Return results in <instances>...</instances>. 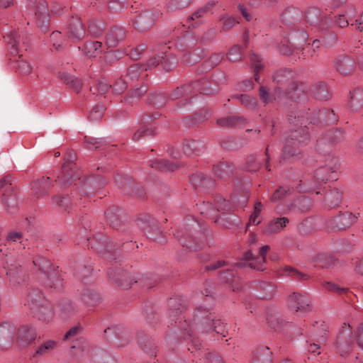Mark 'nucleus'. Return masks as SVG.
<instances>
[{"label": "nucleus", "mask_w": 363, "mask_h": 363, "mask_svg": "<svg viewBox=\"0 0 363 363\" xmlns=\"http://www.w3.org/2000/svg\"><path fill=\"white\" fill-rule=\"evenodd\" d=\"M324 287L325 289L328 291H334L337 294H341L345 291L344 288H341L339 286L331 282H325L324 284Z\"/></svg>", "instance_id": "nucleus-60"}, {"label": "nucleus", "mask_w": 363, "mask_h": 363, "mask_svg": "<svg viewBox=\"0 0 363 363\" xmlns=\"http://www.w3.org/2000/svg\"><path fill=\"white\" fill-rule=\"evenodd\" d=\"M14 67L21 74H28L31 72L33 69V67L30 65V64L24 59L16 60L14 65Z\"/></svg>", "instance_id": "nucleus-32"}, {"label": "nucleus", "mask_w": 363, "mask_h": 363, "mask_svg": "<svg viewBox=\"0 0 363 363\" xmlns=\"http://www.w3.org/2000/svg\"><path fill=\"white\" fill-rule=\"evenodd\" d=\"M68 36L73 40H80L85 36V29L81 19L73 18L68 27Z\"/></svg>", "instance_id": "nucleus-15"}, {"label": "nucleus", "mask_w": 363, "mask_h": 363, "mask_svg": "<svg viewBox=\"0 0 363 363\" xmlns=\"http://www.w3.org/2000/svg\"><path fill=\"white\" fill-rule=\"evenodd\" d=\"M51 186L52 181L50 177H42L34 182L33 190L36 196L39 197L48 195Z\"/></svg>", "instance_id": "nucleus-20"}, {"label": "nucleus", "mask_w": 363, "mask_h": 363, "mask_svg": "<svg viewBox=\"0 0 363 363\" xmlns=\"http://www.w3.org/2000/svg\"><path fill=\"white\" fill-rule=\"evenodd\" d=\"M56 346L57 342L55 340H47L37 347L35 354L40 356L47 355L52 351H53L55 349Z\"/></svg>", "instance_id": "nucleus-24"}, {"label": "nucleus", "mask_w": 363, "mask_h": 363, "mask_svg": "<svg viewBox=\"0 0 363 363\" xmlns=\"http://www.w3.org/2000/svg\"><path fill=\"white\" fill-rule=\"evenodd\" d=\"M36 337L35 329L31 326L22 325L18 330L16 340L22 344H29Z\"/></svg>", "instance_id": "nucleus-18"}, {"label": "nucleus", "mask_w": 363, "mask_h": 363, "mask_svg": "<svg viewBox=\"0 0 363 363\" xmlns=\"http://www.w3.org/2000/svg\"><path fill=\"white\" fill-rule=\"evenodd\" d=\"M269 245H264L262 246L259 250V255L261 257L259 259V262H257V259H254L252 257V253L250 250L247 251L245 252L243 255V259L246 261H252L249 266L251 268L255 269L257 271H263L265 268L263 265L264 262H265L266 260V253L269 251Z\"/></svg>", "instance_id": "nucleus-11"}, {"label": "nucleus", "mask_w": 363, "mask_h": 363, "mask_svg": "<svg viewBox=\"0 0 363 363\" xmlns=\"http://www.w3.org/2000/svg\"><path fill=\"white\" fill-rule=\"evenodd\" d=\"M303 86V83L301 82L300 84H298L297 82H292L290 84L287 94L289 95L291 98H298L299 96L298 92L304 91V89Z\"/></svg>", "instance_id": "nucleus-40"}, {"label": "nucleus", "mask_w": 363, "mask_h": 363, "mask_svg": "<svg viewBox=\"0 0 363 363\" xmlns=\"http://www.w3.org/2000/svg\"><path fill=\"white\" fill-rule=\"evenodd\" d=\"M237 23H238V21H237L235 18L225 17L223 18V25L225 29H230Z\"/></svg>", "instance_id": "nucleus-61"}, {"label": "nucleus", "mask_w": 363, "mask_h": 363, "mask_svg": "<svg viewBox=\"0 0 363 363\" xmlns=\"http://www.w3.org/2000/svg\"><path fill=\"white\" fill-rule=\"evenodd\" d=\"M127 85L124 79H119L116 82L113 86V91L116 94H119L126 89Z\"/></svg>", "instance_id": "nucleus-53"}, {"label": "nucleus", "mask_w": 363, "mask_h": 363, "mask_svg": "<svg viewBox=\"0 0 363 363\" xmlns=\"http://www.w3.org/2000/svg\"><path fill=\"white\" fill-rule=\"evenodd\" d=\"M357 216L352 213H344L338 218L340 228H346L354 223L357 219Z\"/></svg>", "instance_id": "nucleus-28"}, {"label": "nucleus", "mask_w": 363, "mask_h": 363, "mask_svg": "<svg viewBox=\"0 0 363 363\" xmlns=\"http://www.w3.org/2000/svg\"><path fill=\"white\" fill-rule=\"evenodd\" d=\"M289 223V219L286 217H281L271 220L264 229V233L267 235H272L279 233Z\"/></svg>", "instance_id": "nucleus-19"}, {"label": "nucleus", "mask_w": 363, "mask_h": 363, "mask_svg": "<svg viewBox=\"0 0 363 363\" xmlns=\"http://www.w3.org/2000/svg\"><path fill=\"white\" fill-rule=\"evenodd\" d=\"M347 105L354 112L360 110L363 106V91L360 89L351 91Z\"/></svg>", "instance_id": "nucleus-17"}, {"label": "nucleus", "mask_w": 363, "mask_h": 363, "mask_svg": "<svg viewBox=\"0 0 363 363\" xmlns=\"http://www.w3.org/2000/svg\"><path fill=\"white\" fill-rule=\"evenodd\" d=\"M272 352L269 347L259 346L252 353L251 363H271Z\"/></svg>", "instance_id": "nucleus-14"}, {"label": "nucleus", "mask_w": 363, "mask_h": 363, "mask_svg": "<svg viewBox=\"0 0 363 363\" xmlns=\"http://www.w3.org/2000/svg\"><path fill=\"white\" fill-rule=\"evenodd\" d=\"M12 185L13 179L11 176L7 175L3 177L0 181V192L9 191Z\"/></svg>", "instance_id": "nucleus-51"}, {"label": "nucleus", "mask_w": 363, "mask_h": 363, "mask_svg": "<svg viewBox=\"0 0 363 363\" xmlns=\"http://www.w3.org/2000/svg\"><path fill=\"white\" fill-rule=\"evenodd\" d=\"M216 208L218 211H235V206L224 199H219L216 203Z\"/></svg>", "instance_id": "nucleus-35"}, {"label": "nucleus", "mask_w": 363, "mask_h": 363, "mask_svg": "<svg viewBox=\"0 0 363 363\" xmlns=\"http://www.w3.org/2000/svg\"><path fill=\"white\" fill-rule=\"evenodd\" d=\"M242 58V48L235 45L228 52V59L232 62H238Z\"/></svg>", "instance_id": "nucleus-42"}, {"label": "nucleus", "mask_w": 363, "mask_h": 363, "mask_svg": "<svg viewBox=\"0 0 363 363\" xmlns=\"http://www.w3.org/2000/svg\"><path fill=\"white\" fill-rule=\"evenodd\" d=\"M245 122V119L242 116H228L221 118L217 120V123L220 126H241Z\"/></svg>", "instance_id": "nucleus-23"}, {"label": "nucleus", "mask_w": 363, "mask_h": 363, "mask_svg": "<svg viewBox=\"0 0 363 363\" xmlns=\"http://www.w3.org/2000/svg\"><path fill=\"white\" fill-rule=\"evenodd\" d=\"M103 116V108L100 106H94L90 112L89 117L93 121L100 119Z\"/></svg>", "instance_id": "nucleus-56"}, {"label": "nucleus", "mask_w": 363, "mask_h": 363, "mask_svg": "<svg viewBox=\"0 0 363 363\" xmlns=\"http://www.w3.org/2000/svg\"><path fill=\"white\" fill-rule=\"evenodd\" d=\"M267 323L269 326L274 330H281L282 329V322L274 315H271L267 318Z\"/></svg>", "instance_id": "nucleus-50"}, {"label": "nucleus", "mask_w": 363, "mask_h": 363, "mask_svg": "<svg viewBox=\"0 0 363 363\" xmlns=\"http://www.w3.org/2000/svg\"><path fill=\"white\" fill-rule=\"evenodd\" d=\"M82 328L79 325L72 328L69 331L66 333L64 336V340L76 339L77 340L78 335L82 332Z\"/></svg>", "instance_id": "nucleus-46"}, {"label": "nucleus", "mask_w": 363, "mask_h": 363, "mask_svg": "<svg viewBox=\"0 0 363 363\" xmlns=\"http://www.w3.org/2000/svg\"><path fill=\"white\" fill-rule=\"evenodd\" d=\"M143 134L151 135H152V130L149 129L148 128H143L141 129H139L134 133L133 140L135 141L139 140L142 138Z\"/></svg>", "instance_id": "nucleus-58"}, {"label": "nucleus", "mask_w": 363, "mask_h": 363, "mask_svg": "<svg viewBox=\"0 0 363 363\" xmlns=\"http://www.w3.org/2000/svg\"><path fill=\"white\" fill-rule=\"evenodd\" d=\"M159 13L156 11L144 10L135 13L131 18L133 26L140 32L150 28L157 19Z\"/></svg>", "instance_id": "nucleus-4"}, {"label": "nucleus", "mask_w": 363, "mask_h": 363, "mask_svg": "<svg viewBox=\"0 0 363 363\" xmlns=\"http://www.w3.org/2000/svg\"><path fill=\"white\" fill-rule=\"evenodd\" d=\"M106 145V142L103 138H85L84 147L90 150H94L102 148Z\"/></svg>", "instance_id": "nucleus-25"}, {"label": "nucleus", "mask_w": 363, "mask_h": 363, "mask_svg": "<svg viewBox=\"0 0 363 363\" xmlns=\"http://www.w3.org/2000/svg\"><path fill=\"white\" fill-rule=\"evenodd\" d=\"M335 66L341 74L347 75L353 72L355 63L354 60L348 55H340L335 59Z\"/></svg>", "instance_id": "nucleus-12"}, {"label": "nucleus", "mask_w": 363, "mask_h": 363, "mask_svg": "<svg viewBox=\"0 0 363 363\" xmlns=\"http://www.w3.org/2000/svg\"><path fill=\"white\" fill-rule=\"evenodd\" d=\"M259 96L264 104H269L273 101L274 98L271 96L269 89L267 86H262L259 89Z\"/></svg>", "instance_id": "nucleus-43"}, {"label": "nucleus", "mask_w": 363, "mask_h": 363, "mask_svg": "<svg viewBox=\"0 0 363 363\" xmlns=\"http://www.w3.org/2000/svg\"><path fill=\"white\" fill-rule=\"evenodd\" d=\"M162 58H164V52H161L160 55H158L152 58H150L146 65L145 70L155 67L159 64H161Z\"/></svg>", "instance_id": "nucleus-52"}, {"label": "nucleus", "mask_w": 363, "mask_h": 363, "mask_svg": "<svg viewBox=\"0 0 363 363\" xmlns=\"http://www.w3.org/2000/svg\"><path fill=\"white\" fill-rule=\"evenodd\" d=\"M357 342L359 348L363 350V323L358 328Z\"/></svg>", "instance_id": "nucleus-64"}, {"label": "nucleus", "mask_w": 363, "mask_h": 363, "mask_svg": "<svg viewBox=\"0 0 363 363\" xmlns=\"http://www.w3.org/2000/svg\"><path fill=\"white\" fill-rule=\"evenodd\" d=\"M223 59V55L221 54H213L211 55L208 58V61L205 62V69H211L213 67L218 65Z\"/></svg>", "instance_id": "nucleus-41"}, {"label": "nucleus", "mask_w": 363, "mask_h": 363, "mask_svg": "<svg viewBox=\"0 0 363 363\" xmlns=\"http://www.w3.org/2000/svg\"><path fill=\"white\" fill-rule=\"evenodd\" d=\"M53 318V312L50 309L45 308L38 314V319L43 322H49Z\"/></svg>", "instance_id": "nucleus-54"}, {"label": "nucleus", "mask_w": 363, "mask_h": 363, "mask_svg": "<svg viewBox=\"0 0 363 363\" xmlns=\"http://www.w3.org/2000/svg\"><path fill=\"white\" fill-rule=\"evenodd\" d=\"M206 355V363H223L221 357L216 352H208Z\"/></svg>", "instance_id": "nucleus-57"}, {"label": "nucleus", "mask_w": 363, "mask_h": 363, "mask_svg": "<svg viewBox=\"0 0 363 363\" xmlns=\"http://www.w3.org/2000/svg\"><path fill=\"white\" fill-rule=\"evenodd\" d=\"M161 65L164 70L170 71L177 65L176 58L173 55L164 53V58H162Z\"/></svg>", "instance_id": "nucleus-34"}, {"label": "nucleus", "mask_w": 363, "mask_h": 363, "mask_svg": "<svg viewBox=\"0 0 363 363\" xmlns=\"http://www.w3.org/2000/svg\"><path fill=\"white\" fill-rule=\"evenodd\" d=\"M16 332V327L12 323L0 325V350H6L12 345Z\"/></svg>", "instance_id": "nucleus-8"}, {"label": "nucleus", "mask_w": 363, "mask_h": 363, "mask_svg": "<svg viewBox=\"0 0 363 363\" xmlns=\"http://www.w3.org/2000/svg\"><path fill=\"white\" fill-rule=\"evenodd\" d=\"M284 273L286 275H289L294 277H297L298 279H302L305 275L298 272L297 270H296L294 268H291L290 267H286L284 268Z\"/></svg>", "instance_id": "nucleus-62"}, {"label": "nucleus", "mask_w": 363, "mask_h": 363, "mask_svg": "<svg viewBox=\"0 0 363 363\" xmlns=\"http://www.w3.org/2000/svg\"><path fill=\"white\" fill-rule=\"evenodd\" d=\"M291 194V189L288 186H281L274 193L272 200L274 202L281 201L283 198Z\"/></svg>", "instance_id": "nucleus-37"}, {"label": "nucleus", "mask_w": 363, "mask_h": 363, "mask_svg": "<svg viewBox=\"0 0 363 363\" xmlns=\"http://www.w3.org/2000/svg\"><path fill=\"white\" fill-rule=\"evenodd\" d=\"M342 193L337 189H333L327 193L325 201L329 208L338 206L342 201Z\"/></svg>", "instance_id": "nucleus-22"}, {"label": "nucleus", "mask_w": 363, "mask_h": 363, "mask_svg": "<svg viewBox=\"0 0 363 363\" xmlns=\"http://www.w3.org/2000/svg\"><path fill=\"white\" fill-rule=\"evenodd\" d=\"M210 6L208 5H205L202 7L198 9L196 11H194L188 18L189 21H194L199 20V18H203L209 11ZM201 23L200 21H197L195 23H192L191 25L194 27Z\"/></svg>", "instance_id": "nucleus-29"}, {"label": "nucleus", "mask_w": 363, "mask_h": 363, "mask_svg": "<svg viewBox=\"0 0 363 363\" xmlns=\"http://www.w3.org/2000/svg\"><path fill=\"white\" fill-rule=\"evenodd\" d=\"M288 305L291 310L301 313H305L310 311L309 298L298 293H293L289 298Z\"/></svg>", "instance_id": "nucleus-7"}, {"label": "nucleus", "mask_w": 363, "mask_h": 363, "mask_svg": "<svg viewBox=\"0 0 363 363\" xmlns=\"http://www.w3.org/2000/svg\"><path fill=\"white\" fill-rule=\"evenodd\" d=\"M6 269V274L9 277L10 281H16V278L18 277L21 269L18 267H13V265L5 267Z\"/></svg>", "instance_id": "nucleus-44"}, {"label": "nucleus", "mask_w": 363, "mask_h": 363, "mask_svg": "<svg viewBox=\"0 0 363 363\" xmlns=\"http://www.w3.org/2000/svg\"><path fill=\"white\" fill-rule=\"evenodd\" d=\"M235 216L223 213L222 216L217 221L220 222L225 227L229 228L235 223Z\"/></svg>", "instance_id": "nucleus-45"}, {"label": "nucleus", "mask_w": 363, "mask_h": 363, "mask_svg": "<svg viewBox=\"0 0 363 363\" xmlns=\"http://www.w3.org/2000/svg\"><path fill=\"white\" fill-rule=\"evenodd\" d=\"M195 317L198 323L194 325H189V328L185 330V335L191 337L194 333H203L213 330L222 337H225L226 326L220 319H215L212 314H208L202 317L196 314Z\"/></svg>", "instance_id": "nucleus-3"}, {"label": "nucleus", "mask_w": 363, "mask_h": 363, "mask_svg": "<svg viewBox=\"0 0 363 363\" xmlns=\"http://www.w3.org/2000/svg\"><path fill=\"white\" fill-rule=\"evenodd\" d=\"M61 33L59 31H54L50 35L51 40L52 41L53 47L56 50H59L61 48V43L58 40L60 38Z\"/></svg>", "instance_id": "nucleus-59"}, {"label": "nucleus", "mask_w": 363, "mask_h": 363, "mask_svg": "<svg viewBox=\"0 0 363 363\" xmlns=\"http://www.w3.org/2000/svg\"><path fill=\"white\" fill-rule=\"evenodd\" d=\"M77 311V307L70 301H63L60 303V313L62 317H67Z\"/></svg>", "instance_id": "nucleus-30"}, {"label": "nucleus", "mask_w": 363, "mask_h": 363, "mask_svg": "<svg viewBox=\"0 0 363 363\" xmlns=\"http://www.w3.org/2000/svg\"><path fill=\"white\" fill-rule=\"evenodd\" d=\"M168 304L170 307V316L174 319L182 313L181 303L176 298H171Z\"/></svg>", "instance_id": "nucleus-36"}, {"label": "nucleus", "mask_w": 363, "mask_h": 363, "mask_svg": "<svg viewBox=\"0 0 363 363\" xmlns=\"http://www.w3.org/2000/svg\"><path fill=\"white\" fill-rule=\"evenodd\" d=\"M108 278L123 289L130 288L133 283L139 282L144 287L151 288L157 281V279L152 275L137 274L131 275L126 271L109 269Z\"/></svg>", "instance_id": "nucleus-2"}, {"label": "nucleus", "mask_w": 363, "mask_h": 363, "mask_svg": "<svg viewBox=\"0 0 363 363\" xmlns=\"http://www.w3.org/2000/svg\"><path fill=\"white\" fill-rule=\"evenodd\" d=\"M143 71V67L141 65L135 64L131 65L126 74V77L131 80L138 79Z\"/></svg>", "instance_id": "nucleus-39"}, {"label": "nucleus", "mask_w": 363, "mask_h": 363, "mask_svg": "<svg viewBox=\"0 0 363 363\" xmlns=\"http://www.w3.org/2000/svg\"><path fill=\"white\" fill-rule=\"evenodd\" d=\"M289 121L291 123L295 125H301L300 128L293 130L289 133L286 138V145L283 150V159L286 160L288 157L295 155V147H298L302 144H305L309 140V135L306 129L305 118L301 116L289 115Z\"/></svg>", "instance_id": "nucleus-1"}, {"label": "nucleus", "mask_w": 363, "mask_h": 363, "mask_svg": "<svg viewBox=\"0 0 363 363\" xmlns=\"http://www.w3.org/2000/svg\"><path fill=\"white\" fill-rule=\"evenodd\" d=\"M151 167L162 171H174L177 166L167 160H157L151 164Z\"/></svg>", "instance_id": "nucleus-31"}, {"label": "nucleus", "mask_w": 363, "mask_h": 363, "mask_svg": "<svg viewBox=\"0 0 363 363\" xmlns=\"http://www.w3.org/2000/svg\"><path fill=\"white\" fill-rule=\"evenodd\" d=\"M350 21V13H347L346 15L342 14L337 16L335 24L340 28H345L349 25Z\"/></svg>", "instance_id": "nucleus-49"}, {"label": "nucleus", "mask_w": 363, "mask_h": 363, "mask_svg": "<svg viewBox=\"0 0 363 363\" xmlns=\"http://www.w3.org/2000/svg\"><path fill=\"white\" fill-rule=\"evenodd\" d=\"M105 50V46L100 41H88L82 48L84 54L89 57H95L101 54Z\"/></svg>", "instance_id": "nucleus-16"}, {"label": "nucleus", "mask_w": 363, "mask_h": 363, "mask_svg": "<svg viewBox=\"0 0 363 363\" xmlns=\"http://www.w3.org/2000/svg\"><path fill=\"white\" fill-rule=\"evenodd\" d=\"M193 0H172L169 9L172 10L181 9L187 6Z\"/></svg>", "instance_id": "nucleus-48"}, {"label": "nucleus", "mask_w": 363, "mask_h": 363, "mask_svg": "<svg viewBox=\"0 0 363 363\" xmlns=\"http://www.w3.org/2000/svg\"><path fill=\"white\" fill-rule=\"evenodd\" d=\"M34 11L38 28L43 32L46 31L48 28V6L47 2L45 0H40Z\"/></svg>", "instance_id": "nucleus-9"}, {"label": "nucleus", "mask_w": 363, "mask_h": 363, "mask_svg": "<svg viewBox=\"0 0 363 363\" xmlns=\"http://www.w3.org/2000/svg\"><path fill=\"white\" fill-rule=\"evenodd\" d=\"M335 172V169L327 166L318 168L315 172L313 176L314 181L313 182H308L307 183H304V185H306V186H300L299 191H308L314 190L318 187V185H320L322 182L330 179V174Z\"/></svg>", "instance_id": "nucleus-5"}, {"label": "nucleus", "mask_w": 363, "mask_h": 363, "mask_svg": "<svg viewBox=\"0 0 363 363\" xmlns=\"http://www.w3.org/2000/svg\"><path fill=\"white\" fill-rule=\"evenodd\" d=\"M22 238L21 233L16 231H11L6 236L7 242H17L20 241Z\"/></svg>", "instance_id": "nucleus-63"}, {"label": "nucleus", "mask_w": 363, "mask_h": 363, "mask_svg": "<svg viewBox=\"0 0 363 363\" xmlns=\"http://www.w3.org/2000/svg\"><path fill=\"white\" fill-rule=\"evenodd\" d=\"M145 49V45H140L138 47L132 49L129 52L130 57L133 60H138L140 55L144 52Z\"/></svg>", "instance_id": "nucleus-55"}, {"label": "nucleus", "mask_w": 363, "mask_h": 363, "mask_svg": "<svg viewBox=\"0 0 363 363\" xmlns=\"http://www.w3.org/2000/svg\"><path fill=\"white\" fill-rule=\"evenodd\" d=\"M109 86L110 85L107 80L102 79L99 80L95 85L91 87V91L94 95H103L108 91Z\"/></svg>", "instance_id": "nucleus-27"}, {"label": "nucleus", "mask_w": 363, "mask_h": 363, "mask_svg": "<svg viewBox=\"0 0 363 363\" xmlns=\"http://www.w3.org/2000/svg\"><path fill=\"white\" fill-rule=\"evenodd\" d=\"M233 98L239 99L242 104L248 108H255L257 107V102L255 99L247 94H241L240 96H235Z\"/></svg>", "instance_id": "nucleus-38"}, {"label": "nucleus", "mask_w": 363, "mask_h": 363, "mask_svg": "<svg viewBox=\"0 0 363 363\" xmlns=\"http://www.w3.org/2000/svg\"><path fill=\"white\" fill-rule=\"evenodd\" d=\"M104 27V23L101 21H91L88 26V32L94 36H98L102 33Z\"/></svg>", "instance_id": "nucleus-33"}, {"label": "nucleus", "mask_w": 363, "mask_h": 363, "mask_svg": "<svg viewBox=\"0 0 363 363\" xmlns=\"http://www.w3.org/2000/svg\"><path fill=\"white\" fill-rule=\"evenodd\" d=\"M233 167L230 166L228 162H223L218 164L214 167L213 173L218 178H224L229 174L232 173Z\"/></svg>", "instance_id": "nucleus-26"}, {"label": "nucleus", "mask_w": 363, "mask_h": 363, "mask_svg": "<svg viewBox=\"0 0 363 363\" xmlns=\"http://www.w3.org/2000/svg\"><path fill=\"white\" fill-rule=\"evenodd\" d=\"M8 43L11 45V52L12 54H18L22 49L26 50L27 38L22 36L20 31H12L6 36Z\"/></svg>", "instance_id": "nucleus-10"}, {"label": "nucleus", "mask_w": 363, "mask_h": 363, "mask_svg": "<svg viewBox=\"0 0 363 363\" xmlns=\"http://www.w3.org/2000/svg\"><path fill=\"white\" fill-rule=\"evenodd\" d=\"M251 60L253 62L255 63L254 65L255 77V80L258 82V80H259L258 72L262 68V65L261 63V58L257 55L252 54L251 56Z\"/></svg>", "instance_id": "nucleus-47"}, {"label": "nucleus", "mask_w": 363, "mask_h": 363, "mask_svg": "<svg viewBox=\"0 0 363 363\" xmlns=\"http://www.w3.org/2000/svg\"><path fill=\"white\" fill-rule=\"evenodd\" d=\"M74 159L75 155L69 154L62 165L60 174L57 176V179L62 186L70 184L76 178L73 171L75 166L74 163Z\"/></svg>", "instance_id": "nucleus-6"}, {"label": "nucleus", "mask_w": 363, "mask_h": 363, "mask_svg": "<svg viewBox=\"0 0 363 363\" xmlns=\"http://www.w3.org/2000/svg\"><path fill=\"white\" fill-rule=\"evenodd\" d=\"M125 38V30L121 27L112 28L106 38L107 48L117 46Z\"/></svg>", "instance_id": "nucleus-13"}, {"label": "nucleus", "mask_w": 363, "mask_h": 363, "mask_svg": "<svg viewBox=\"0 0 363 363\" xmlns=\"http://www.w3.org/2000/svg\"><path fill=\"white\" fill-rule=\"evenodd\" d=\"M59 77L77 92L79 91L82 86V82L79 79L67 72H60Z\"/></svg>", "instance_id": "nucleus-21"}]
</instances>
